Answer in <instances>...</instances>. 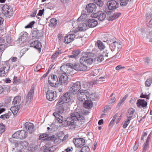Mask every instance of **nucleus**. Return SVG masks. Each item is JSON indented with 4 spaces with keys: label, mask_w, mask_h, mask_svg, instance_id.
Returning <instances> with one entry per match:
<instances>
[{
    "label": "nucleus",
    "mask_w": 152,
    "mask_h": 152,
    "mask_svg": "<svg viewBox=\"0 0 152 152\" xmlns=\"http://www.w3.org/2000/svg\"><path fill=\"white\" fill-rule=\"evenodd\" d=\"M84 117L79 113L75 111L71 114V117L64 118L62 123L65 126H70L73 128L78 127L83 124Z\"/></svg>",
    "instance_id": "nucleus-1"
},
{
    "label": "nucleus",
    "mask_w": 152,
    "mask_h": 152,
    "mask_svg": "<svg viewBox=\"0 0 152 152\" xmlns=\"http://www.w3.org/2000/svg\"><path fill=\"white\" fill-rule=\"evenodd\" d=\"M63 104L61 103L58 104V102L56 106V112L53 113V115L56 119L60 123H62L64 120L63 116L62 115V113L64 111V107Z\"/></svg>",
    "instance_id": "nucleus-2"
},
{
    "label": "nucleus",
    "mask_w": 152,
    "mask_h": 152,
    "mask_svg": "<svg viewBox=\"0 0 152 152\" xmlns=\"http://www.w3.org/2000/svg\"><path fill=\"white\" fill-rule=\"evenodd\" d=\"M91 54V53L87 52L81 58L80 62L85 65H89L93 62L92 59L91 58L89 55Z\"/></svg>",
    "instance_id": "nucleus-3"
},
{
    "label": "nucleus",
    "mask_w": 152,
    "mask_h": 152,
    "mask_svg": "<svg viewBox=\"0 0 152 152\" xmlns=\"http://www.w3.org/2000/svg\"><path fill=\"white\" fill-rule=\"evenodd\" d=\"M81 88V83L80 81H77L73 84L70 88L69 91L70 93L73 94H77Z\"/></svg>",
    "instance_id": "nucleus-4"
},
{
    "label": "nucleus",
    "mask_w": 152,
    "mask_h": 152,
    "mask_svg": "<svg viewBox=\"0 0 152 152\" xmlns=\"http://www.w3.org/2000/svg\"><path fill=\"white\" fill-rule=\"evenodd\" d=\"M2 12L4 15L10 18L13 15L12 8L8 5L5 4L2 7Z\"/></svg>",
    "instance_id": "nucleus-5"
},
{
    "label": "nucleus",
    "mask_w": 152,
    "mask_h": 152,
    "mask_svg": "<svg viewBox=\"0 0 152 152\" xmlns=\"http://www.w3.org/2000/svg\"><path fill=\"white\" fill-rule=\"evenodd\" d=\"M48 83L52 87H57L59 85L57 76L54 75H50L48 77Z\"/></svg>",
    "instance_id": "nucleus-6"
},
{
    "label": "nucleus",
    "mask_w": 152,
    "mask_h": 152,
    "mask_svg": "<svg viewBox=\"0 0 152 152\" xmlns=\"http://www.w3.org/2000/svg\"><path fill=\"white\" fill-rule=\"evenodd\" d=\"M27 134L28 133L26 131L21 130L14 133L12 137L17 139H23L26 137Z\"/></svg>",
    "instance_id": "nucleus-7"
},
{
    "label": "nucleus",
    "mask_w": 152,
    "mask_h": 152,
    "mask_svg": "<svg viewBox=\"0 0 152 152\" xmlns=\"http://www.w3.org/2000/svg\"><path fill=\"white\" fill-rule=\"evenodd\" d=\"M55 148L51 142H47L45 145L41 147L39 152H53Z\"/></svg>",
    "instance_id": "nucleus-8"
},
{
    "label": "nucleus",
    "mask_w": 152,
    "mask_h": 152,
    "mask_svg": "<svg viewBox=\"0 0 152 152\" xmlns=\"http://www.w3.org/2000/svg\"><path fill=\"white\" fill-rule=\"evenodd\" d=\"M87 91L83 89L80 90L77 94V99L81 102L85 101L86 99H87V95H88Z\"/></svg>",
    "instance_id": "nucleus-9"
},
{
    "label": "nucleus",
    "mask_w": 152,
    "mask_h": 152,
    "mask_svg": "<svg viewBox=\"0 0 152 152\" xmlns=\"http://www.w3.org/2000/svg\"><path fill=\"white\" fill-rule=\"evenodd\" d=\"M38 30L35 29L33 31L32 33V36L33 38H36L37 40H35L34 42H32L30 44L31 47H34L35 49L38 50V40L37 37L38 36Z\"/></svg>",
    "instance_id": "nucleus-10"
},
{
    "label": "nucleus",
    "mask_w": 152,
    "mask_h": 152,
    "mask_svg": "<svg viewBox=\"0 0 152 152\" xmlns=\"http://www.w3.org/2000/svg\"><path fill=\"white\" fill-rule=\"evenodd\" d=\"M47 99L50 101H52L55 100L57 97V95L56 92L55 91H53L48 89L46 94Z\"/></svg>",
    "instance_id": "nucleus-11"
},
{
    "label": "nucleus",
    "mask_w": 152,
    "mask_h": 152,
    "mask_svg": "<svg viewBox=\"0 0 152 152\" xmlns=\"http://www.w3.org/2000/svg\"><path fill=\"white\" fill-rule=\"evenodd\" d=\"M71 97L70 94L69 93H65L63 96H61L58 102V104H64L69 101Z\"/></svg>",
    "instance_id": "nucleus-12"
},
{
    "label": "nucleus",
    "mask_w": 152,
    "mask_h": 152,
    "mask_svg": "<svg viewBox=\"0 0 152 152\" xmlns=\"http://www.w3.org/2000/svg\"><path fill=\"white\" fill-rule=\"evenodd\" d=\"M34 85L33 84L32 85L28 93L27 96L26 100V103L28 104L30 103L31 100L33 99L34 95Z\"/></svg>",
    "instance_id": "nucleus-13"
},
{
    "label": "nucleus",
    "mask_w": 152,
    "mask_h": 152,
    "mask_svg": "<svg viewBox=\"0 0 152 152\" xmlns=\"http://www.w3.org/2000/svg\"><path fill=\"white\" fill-rule=\"evenodd\" d=\"M73 142L76 147L77 148H81L85 144V140L83 138H74Z\"/></svg>",
    "instance_id": "nucleus-14"
},
{
    "label": "nucleus",
    "mask_w": 152,
    "mask_h": 152,
    "mask_svg": "<svg viewBox=\"0 0 152 152\" xmlns=\"http://www.w3.org/2000/svg\"><path fill=\"white\" fill-rule=\"evenodd\" d=\"M59 85H64L67 84L68 77L65 74H60L58 76Z\"/></svg>",
    "instance_id": "nucleus-15"
},
{
    "label": "nucleus",
    "mask_w": 152,
    "mask_h": 152,
    "mask_svg": "<svg viewBox=\"0 0 152 152\" xmlns=\"http://www.w3.org/2000/svg\"><path fill=\"white\" fill-rule=\"evenodd\" d=\"M10 68L9 64H4L3 66L0 69V77L4 76L8 73Z\"/></svg>",
    "instance_id": "nucleus-16"
},
{
    "label": "nucleus",
    "mask_w": 152,
    "mask_h": 152,
    "mask_svg": "<svg viewBox=\"0 0 152 152\" xmlns=\"http://www.w3.org/2000/svg\"><path fill=\"white\" fill-rule=\"evenodd\" d=\"M93 17L98 18L100 21H102L105 18L106 15L104 12L102 11H99L97 12L94 13Z\"/></svg>",
    "instance_id": "nucleus-17"
},
{
    "label": "nucleus",
    "mask_w": 152,
    "mask_h": 152,
    "mask_svg": "<svg viewBox=\"0 0 152 152\" xmlns=\"http://www.w3.org/2000/svg\"><path fill=\"white\" fill-rule=\"evenodd\" d=\"M107 5L110 10H113L116 9L118 7V4L115 0H112L109 1L107 3Z\"/></svg>",
    "instance_id": "nucleus-18"
},
{
    "label": "nucleus",
    "mask_w": 152,
    "mask_h": 152,
    "mask_svg": "<svg viewBox=\"0 0 152 152\" xmlns=\"http://www.w3.org/2000/svg\"><path fill=\"white\" fill-rule=\"evenodd\" d=\"M24 127L27 131L30 133H32L34 131V125L32 123L26 122L24 124Z\"/></svg>",
    "instance_id": "nucleus-19"
},
{
    "label": "nucleus",
    "mask_w": 152,
    "mask_h": 152,
    "mask_svg": "<svg viewBox=\"0 0 152 152\" xmlns=\"http://www.w3.org/2000/svg\"><path fill=\"white\" fill-rule=\"evenodd\" d=\"M86 9L88 12L92 13L94 15L96 13V6L94 4H90L86 6Z\"/></svg>",
    "instance_id": "nucleus-20"
},
{
    "label": "nucleus",
    "mask_w": 152,
    "mask_h": 152,
    "mask_svg": "<svg viewBox=\"0 0 152 152\" xmlns=\"http://www.w3.org/2000/svg\"><path fill=\"white\" fill-rule=\"evenodd\" d=\"M72 68L76 70L81 71L86 70L87 69V67L86 65L80 63V64L78 63L75 64L72 67Z\"/></svg>",
    "instance_id": "nucleus-21"
},
{
    "label": "nucleus",
    "mask_w": 152,
    "mask_h": 152,
    "mask_svg": "<svg viewBox=\"0 0 152 152\" xmlns=\"http://www.w3.org/2000/svg\"><path fill=\"white\" fill-rule=\"evenodd\" d=\"M86 24L88 27L90 28H93L96 26L98 24L96 20L94 19H90L86 22Z\"/></svg>",
    "instance_id": "nucleus-22"
},
{
    "label": "nucleus",
    "mask_w": 152,
    "mask_h": 152,
    "mask_svg": "<svg viewBox=\"0 0 152 152\" xmlns=\"http://www.w3.org/2000/svg\"><path fill=\"white\" fill-rule=\"evenodd\" d=\"M75 36H76L74 34H69L68 35L65 36L64 42L65 43L68 44L72 41L73 39L75 38Z\"/></svg>",
    "instance_id": "nucleus-23"
},
{
    "label": "nucleus",
    "mask_w": 152,
    "mask_h": 152,
    "mask_svg": "<svg viewBox=\"0 0 152 152\" xmlns=\"http://www.w3.org/2000/svg\"><path fill=\"white\" fill-rule=\"evenodd\" d=\"M135 112V110L132 108H129L127 110V113L126 115L127 118L131 120Z\"/></svg>",
    "instance_id": "nucleus-24"
},
{
    "label": "nucleus",
    "mask_w": 152,
    "mask_h": 152,
    "mask_svg": "<svg viewBox=\"0 0 152 152\" xmlns=\"http://www.w3.org/2000/svg\"><path fill=\"white\" fill-rule=\"evenodd\" d=\"M137 104L138 107H142L144 108L147 106V103L144 100L139 99L137 100Z\"/></svg>",
    "instance_id": "nucleus-25"
},
{
    "label": "nucleus",
    "mask_w": 152,
    "mask_h": 152,
    "mask_svg": "<svg viewBox=\"0 0 152 152\" xmlns=\"http://www.w3.org/2000/svg\"><path fill=\"white\" fill-rule=\"evenodd\" d=\"M84 107L86 109H90L93 106V103L90 100H86L83 103Z\"/></svg>",
    "instance_id": "nucleus-26"
},
{
    "label": "nucleus",
    "mask_w": 152,
    "mask_h": 152,
    "mask_svg": "<svg viewBox=\"0 0 152 152\" xmlns=\"http://www.w3.org/2000/svg\"><path fill=\"white\" fill-rule=\"evenodd\" d=\"M88 28V27L86 24L84 23H80L78 26L79 30L80 31H85Z\"/></svg>",
    "instance_id": "nucleus-27"
},
{
    "label": "nucleus",
    "mask_w": 152,
    "mask_h": 152,
    "mask_svg": "<svg viewBox=\"0 0 152 152\" xmlns=\"http://www.w3.org/2000/svg\"><path fill=\"white\" fill-rule=\"evenodd\" d=\"M110 47H113V49H114L117 47L118 49L120 48H121V44L120 42L115 41L111 44Z\"/></svg>",
    "instance_id": "nucleus-28"
},
{
    "label": "nucleus",
    "mask_w": 152,
    "mask_h": 152,
    "mask_svg": "<svg viewBox=\"0 0 152 152\" xmlns=\"http://www.w3.org/2000/svg\"><path fill=\"white\" fill-rule=\"evenodd\" d=\"M20 34V36L19 39V40L21 39V41H23L26 40L28 37V34L26 32H23Z\"/></svg>",
    "instance_id": "nucleus-29"
},
{
    "label": "nucleus",
    "mask_w": 152,
    "mask_h": 152,
    "mask_svg": "<svg viewBox=\"0 0 152 152\" xmlns=\"http://www.w3.org/2000/svg\"><path fill=\"white\" fill-rule=\"evenodd\" d=\"M20 105H17L11 107V110L14 115L17 114L20 108Z\"/></svg>",
    "instance_id": "nucleus-30"
},
{
    "label": "nucleus",
    "mask_w": 152,
    "mask_h": 152,
    "mask_svg": "<svg viewBox=\"0 0 152 152\" xmlns=\"http://www.w3.org/2000/svg\"><path fill=\"white\" fill-rule=\"evenodd\" d=\"M96 45L100 50H103L105 47L103 43L100 40H98L96 44Z\"/></svg>",
    "instance_id": "nucleus-31"
},
{
    "label": "nucleus",
    "mask_w": 152,
    "mask_h": 152,
    "mask_svg": "<svg viewBox=\"0 0 152 152\" xmlns=\"http://www.w3.org/2000/svg\"><path fill=\"white\" fill-rule=\"evenodd\" d=\"M19 143L21 145V148L24 149L26 148L28 145V143L26 141H19Z\"/></svg>",
    "instance_id": "nucleus-32"
},
{
    "label": "nucleus",
    "mask_w": 152,
    "mask_h": 152,
    "mask_svg": "<svg viewBox=\"0 0 152 152\" xmlns=\"http://www.w3.org/2000/svg\"><path fill=\"white\" fill-rule=\"evenodd\" d=\"M21 96H18L15 97L13 99L12 102L13 105H15L17 103H19L20 101Z\"/></svg>",
    "instance_id": "nucleus-33"
},
{
    "label": "nucleus",
    "mask_w": 152,
    "mask_h": 152,
    "mask_svg": "<svg viewBox=\"0 0 152 152\" xmlns=\"http://www.w3.org/2000/svg\"><path fill=\"white\" fill-rule=\"evenodd\" d=\"M62 53L63 52L61 51V50H58L51 57V59L53 61L58 56L59 54Z\"/></svg>",
    "instance_id": "nucleus-34"
},
{
    "label": "nucleus",
    "mask_w": 152,
    "mask_h": 152,
    "mask_svg": "<svg viewBox=\"0 0 152 152\" xmlns=\"http://www.w3.org/2000/svg\"><path fill=\"white\" fill-rule=\"evenodd\" d=\"M57 22L56 19L52 18L50 20L49 26L52 27L55 26L57 23Z\"/></svg>",
    "instance_id": "nucleus-35"
},
{
    "label": "nucleus",
    "mask_w": 152,
    "mask_h": 152,
    "mask_svg": "<svg viewBox=\"0 0 152 152\" xmlns=\"http://www.w3.org/2000/svg\"><path fill=\"white\" fill-rule=\"evenodd\" d=\"M87 99H89L88 100L91 101L93 100L95 96L94 93H91L87 91Z\"/></svg>",
    "instance_id": "nucleus-36"
},
{
    "label": "nucleus",
    "mask_w": 152,
    "mask_h": 152,
    "mask_svg": "<svg viewBox=\"0 0 152 152\" xmlns=\"http://www.w3.org/2000/svg\"><path fill=\"white\" fill-rule=\"evenodd\" d=\"M121 15L120 12L115 13L113 15L109 17L110 20H113L119 17Z\"/></svg>",
    "instance_id": "nucleus-37"
},
{
    "label": "nucleus",
    "mask_w": 152,
    "mask_h": 152,
    "mask_svg": "<svg viewBox=\"0 0 152 152\" xmlns=\"http://www.w3.org/2000/svg\"><path fill=\"white\" fill-rule=\"evenodd\" d=\"M21 78H18L15 76L13 77V83L14 85H18L21 82Z\"/></svg>",
    "instance_id": "nucleus-38"
},
{
    "label": "nucleus",
    "mask_w": 152,
    "mask_h": 152,
    "mask_svg": "<svg viewBox=\"0 0 152 152\" xmlns=\"http://www.w3.org/2000/svg\"><path fill=\"white\" fill-rule=\"evenodd\" d=\"M149 140V137H148L146 141L144 143L143 148L142 152H145L147 147L148 146V142Z\"/></svg>",
    "instance_id": "nucleus-39"
},
{
    "label": "nucleus",
    "mask_w": 152,
    "mask_h": 152,
    "mask_svg": "<svg viewBox=\"0 0 152 152\" xmlns=\"http://www.w3.org/2000/svg\"><path fill=\"white\" fill-rule=\"evenodd\" d=\"M121 6H126L128 3L131 0H118Z\"/></svg>",
    "instance_id": "nucleus-40"
},
{
    "label": "nucleus",
    "mask_w": 152,
    "mask_h": 152,
    "mask_svg": "<svg viewBox=\"0 0 152 152\" xmlns=\"http://www.w3.org/2000/svg\"><path fill=\"white\" fill-rule=\"evenodd\" d=\"M92 2L96 3L99 7H102L103 4V3L100 0H90Z\"/></svg>",
    "instance_id": "nucleus-41"
},
{
    "label": "nucleus",
    "mask_w": 152,
    "mask_h": 152,
    "mask_svg": "<svg viewBox=\"0 0 152 152\" xmlns=\"http://www.w3.org/2000/svg\"><path fill=\"white\" fill-rule=\"evenodd\" d=\"M151 17V16L150 15L149 16H146V19L147 20L151 18L148 23H147V26L150 28H152V18Z\"/></svg>",
    "instance_id": "nucleus-42"
},
{
    "label": "nucleus",
    "mask_w": 152,
    "mask_h": 152,
    "mask_svg": "<svg viewBox=\"0 0 152 152\" xmlns=\"http://www.w3.org/2000/svg\"><path fill=\"white\" fill-rule=\"evenodd\" d=\"M90 148L87 146H85L82 147L81 149L80 152H89Z\"/></svg>",
    "instance_id": "nucleus-43"
},
{
    "label": "nucleus",
    "mask_w": 152,
    "mask_h": 152,
    "mask_svg": "<svg viewBox=\"0 0 152 152\" xmlns=\"http://www.w3.org/2000/svg\"><path fill=\"white\" fill-rule=\"evenodd\" d=\"M152 83V79L149 78L147 79L145 82V86L146 87H149Z\"/></svg>",
    "instance_id": "nucleus-44"
},
{
    "label": "nucleus",
    "mask_w": 152,
    "mask_h": 152,
    "mask_svg": "<svg viewBox=\"0 0 152 152\" xmlns=\"http://www.w3.org/2000/svg\"><path fill=\"white\" fill-rule=\"evenodd\" d=\"M87 16V15L85 14H82L80 16L78 19L77 21H80L81 20H84Z\"/></svg>",
    "instance_id": "nucleus-45"
},
{
    "label": "nucleus",
    "mask_w": 152,
    "mask_h": 152,
    "mask_svg": "<svg viewBox=\"0 0 152 152\" xmlns=\"http://www.w3.org/2000/svg\"><path fill=\"white\" fill-rule=\"evenodd\" d=\"M96 60L98 63L101 62L104 60L103 56L102 55L98 56L96 58Z\"/></svg>",
    "instance_id": "nucleus-46"
},
{
    "label": "nucleus",
    "mask_w": 152,
    "mask_h": 152,
    "mask_svg": "<svg viewBox=\"0 0 152 152\" xmlns=\"http://www.w3.org/2000/svg\"><path fill=\"white\" fill-rule=\"evenodd\" d=\"M113 93H112L110 96V98L109 100L110 103L112 104L115 101L116 99L115 96H113Z\"/></svg>",
    "instance_id": "nucleus-47"
},
{
    "label": "nucleus",
    "mask_w": 152,
    "mask_h": 152,
    "mask_svg": "<svg viewBox=\"0 0 152 152\" xmlns=\"http://www.w3.org/2000/svg\"><path fill=\"white\" fill-rule=\"evenodd\" d=\"M66 66H61L60 68V70L61 72V73H60L61 74H63V73H64V74H66Z\"/></svg>",
    "instance_id": "nucleus-48"
},
{
    "label": "nucleus",
    "mask_w": 152,
    "mask_h": 152,
    "mask_svg": "<svg viewBox=\"0 0 152 152\" xmlns=\"http://www.w3.org/2000/svg\"><path fill=\"white\" fill-rule=\"evenodd\" d=\"M80 53V51L79 50H74L72 52V54L73 58H75Z\"/></svg>",
    "instance_id": "nucleus-49"
},
{
    "label": "nucleus",
    "mask_w": 152,
    "mask_h": 152,
    "mask_svg": "<svg viewBox=\"0 0 152 152\" xmlns=\"http://www.w3.org/2000/svg\"><path fill=\"white\" fill-rule=\"evenodd\" d=\"M5 126L3 124H0V133H2L5 131Z\"/></svg>",
    "instance_id": "nucleus-50"
},
{
    "label": "nucleus",
    "mask_w": 152,
    "mask_h": 152,
    "mask_svg": "<svg viewBox=\"0 0 152 152\" xmlns=\"http://www.w3.org/2000/svg\"><path fill=\"white\" fill-rule=\"evenodd\" d=\"M131 120L127 118L125 121L124 122L123 127L124 128H126L129 124Z\"/></svg>",
    "instance_id": "nucleus-51"
},
{
    "label": "nucleus",
    "mask_w": 152,
    "mask_h": 152,
    "mask_svg": "<svg viewBox=\"0 0 152 152\" xmlns=\"http://www.w3.org/2000/svg\"><path fill=\"white\" fill-rule=\"evenodd\" d=\"M35 23V22L34 21L31 22L29 23L25 26V28H32L33 27V26L34 25Z\"/></svg>",
    "instance_id": "nucleus-52"
},
{
    "label": "nucleus",
    "mask_w": 152,
    "mask_h": 152,
    "mask_svg": "<svg viewBox=\"0 0 152 152\" xmlns=\"http://www.w3.org/2000/svg\"><path fill=\"white\" fill-rule=\"evenodd\" d=\"M47 139L48 140H51L52 141H55L57 139V138L56 137H55L54 136H52L51 137H50L47 138H45L44 139V140L45 139Z\"/></svg>",
    "instance_id": "nucleus-53"
},
{
    "label": "nucleus",
    "mask_w": 152,
    "mask_h": 152,
    "mask_svg": "<svg viewBox=\"0 0 152 152\" xmlns=\"http://www.w3.org/2000/svg\"><path fill=\"white\" fill-rule=\"evenodd\" d=\"M126 99V97L125 96L118 103L117 106L118 107H120L121 104Z\"/></svg>",
    "instance_id": "nucleus-54"
},
{
    "label": "nucleus",
    "mask_w": 152,
    "mask_h": 152,
    "mask_svg": "<svg viewBox=\"0 0 152 152\" xmlns=\"http://www.w3.org/2000/svg\"><path fill=\"white\" fill-rule=\"evenodd\" d=\"M47 8L50 10L53 9L54 8V5L51 3H49L47 5Z\"/></svg>",
    "instance_id": "nucleus-55"
},
{
    "label": "nucleus",
    "mask_w": 152,
    "mask_h": 152,
    "mask_svg": "<svg viewBox=\"0 0 152 152\" xmlns=\"http://www.w3.org/2000/svg\"><path fill=\"white\" fill-rule=\"evenodd\" d=\"M40 26H41L42 28V29L40 30L39 32V33H40V34L39 35V37H42L43 36V34H44V32L43 31V29L44 28V26L43 25H42L41 24H40Z\"/></svg>",
    "instance_id": "nucleus-56"
},
{
    "label": "nucleus",
    "mask_w": 152,
    "mask_h": 152,
    "mask_svg": "<svg viewBox=\"0 0 152 152\" xmlns=\"http://www.w3.org/2000/svg\"><path fill=\"white\" fill-rule=\"evenodd\" d=\"M5 45L4 44H0V53L4 51L5 50Z\"/></svg>",
    "instance_id": "nucleus-57"
},
{
    "label": "nucleus",
    "mask_w": 152,
    "mask_h": 152,
    "mask_svg": "<svg viewBox=\"0 0 152 152\" xmlns=\"http://www.w3.org/2000/svg\"><path fill=\"white\" fill-rule=\"evenodd\" d=\"M110 51V50H106L103 52L102 55L103 56L108 57V54L109 53V52Z\"/></svg>",
    "instance_id": "nucleus-58"
},
{
    "label": "nucleus",
    "mask_w": 152,
    "mask_h": 152,
    "mask_svg": "<svg viewBox=\"0 0 152 152\" xmlns=\"http://www.w3.org/2000/svg\"><path fill=\"white\" fill-rule=\"evenodd\" d=\"M140 97L145 98L147 99H149V95H146L145 94H144L143 93H142L140 95Z\"/></svg>",
    "instance_id": "nucleus-59"
},
{
    "label": "nucleus",
    "mask_w": 152,
    "mask_h": 152,
    "mask_svg": "<svg viewBox=\"0 0 152 152\" xmlns=\"http://www.w3.org/2000/svg\"><path fill=\"white\" fill-rule=\"evenodd\" d=\"M117 114H115L114 116H113V118L112 120V121H111V122L110 123V124H113L114 121H115L116 118L117 117Z\"/></svg>",
    "instance_id": "nucleus-60"
},
{
    "label": "nucleus",
    "mask_w": 152,
    "mask_h": 152,
    "mask_svg": "<svg viewBox=\"0 0 152 152\" xmlns=\"http://www.w3.org/2000/svg\"><path fill=\"white\" fill-rule=\"evenodd\" d=\"M9 118L8 114H5L1 115L0 116V118L3 119H7Z\"/></svg>",
    "instance_id": "nucleus-61"
},
{
    "label": "nucleus",
    "mask_w": 152,
    "mask_h": 152,
    "mask_svg": "<svg viewBox=\"0 0 152 152\" xmlns=\"http://www.w3.org/2000/svg\"><path fill=\"white\" fill-rule=\"evenodd\" d=\"M37 12V9H35L33 12H32L31 14V16L33 17H34L35 16Z\"/></svg>",
    "instance_id": "nucleus-62"
},
{
    "label": "nucleus",
    "mask_w": 152,
    "mask_h": 152,
    "mask_svg": "<svg viewBox=\"0 0 152 152\" xmlns=\"http://www.w3.org/2000/svg\"><path fill=\"white\" fill-rule=\"evenodd\" d=\"M73 148L72 147H69L66 149L64 150V151L66 152H72Z\"/></svg>",
    "instance_id": "nucleus-63"
},
{
    "label": "nucleus",
    "mask_w": 152,
    "mask_h": 152,
    "mask_svg": "<svg viewBox=\"0 0 152 152\" xmlns=\"http://www.w3.org/2000/svg\"><path fill=\"white\" fill-rule=\"evenodd\" d=\"M125 67L124 66H122L121 65H119L117 66L115 69L116 70H118L122 69H124Z\"/></svg>",
    "instance_id": "nucleus-64"
}]
</instances>
